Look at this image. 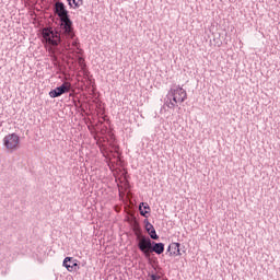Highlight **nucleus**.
<instances>
[{
	"instance_id": "obj_7",
	"label": "nucleus",
	"mask_w": 280,
	"mask_h": 280,
	"mask_svg": "<svg viewBox=\"0 0 280 280\" xmlns=\"http://www.w3.org/2000/svg\"><path fill=\"white\" fill-rule=\"evenodd\" d=\"M167 253H170V255H173L174 257L183 255L180 253V243H172L171 245H168Z\"/></svg>"
},
{
	"instance_id": "obj_3",
	"label": "nucleus",
	"mask_w": 280,
	"mask_h": 280,
	"mask_svg": "<svg viewBox=\"0 0 280 280\" xmlns=\"http://www.w3.org/2000/svg\"><path fill=\"white\" fill-rule=\"evenodd\" d=\"M137 241L139 250L147 259L150 258L153 241L143 234H137Z\"/></svg>"
},
{
	"instance_id": "obj_13",
	"label": "nucleus",
	"mask_w": 280,
	"mask_h": 280,
	"mask_svg": "<svg viewBox=\"0 0 280 280\" xmlns=\"http://www.w3.org/2000/svg\"><path fill=\"white\" fill-rule=\"evenodd\" d=\"M150 278H151V280H159V279H161V276H156V275L152 273L150 276Z\"/></svg>"
},
{
	"instance_id": "obj_2",
	"label": "nucleus",
	"mask_w": 280,
	"mask_h": 280,
	"mask_svg": "<svg viewBox=\"0 0 280 280\" xmlns=\"http://www.w3.org/2000/svg\"><path fill=\"white\" fill-rule=\"evenodd\" d=\"M166 97L167 101L165 102V105L167 108L174 109L178 107V104H183V102L187 100V91L180 85H175L168 91Z\"/></svg>"
},
{
	"instance_id": "obj_1",
	"label": "nucleus",
	"mask_w": 280,
	"mask_h": 280,
	"mask_svg": "<svg viewBox=\"0 0 280 280\" xmlns=\"http://www.w3.org/2000/svg\"><path fill=\"white\" fill-rule=\"evenodd\" d=\"M54 11L60 19L59 27L55 30L43 28L42 35L49 56L56 61L58 60L57 54H60L58 45L62 43L69 49L71 47V42L69 40L75 38V33L73 32V22L69 18V11H67V7L61 1L55 3Z\"/></svg>"
},
{
	"instance_id": "obj_4",
	"label": "nucleus",
	"mask_w": 280,
	"mask_h": 280,
	"mask_svg": "<svg viewBox=\"0 0 280 280\" xmlns=\"http://www.w3.org/2000/svg\"><path fill=\"white\" fill-rule=\"evenodd\" d=\"M21 143V138L16 133H10L3 138V145L9 150V152H14L19 150V144Z\"/></svg>"
},
{
	"instance_id": "obj_6",
	"label": "nucleus",
	"mask_w": 280,
	"mask_h": 280,
	"mask_svg": "<svg viewBox=\"0 0 280 280\" xmlns=\"http://www.w3.org/2000/svg\"><path fill=\"white\" fill-rule=\"evenodd\" d=\"M62 266L67 268L68 272H75L80 270V265H78V260L73 259V257H66L63 259Z\"/></svg>"
},
{
	"instance_id": "obj_8",
	"label": "nucleus",
	"mask_w": 280,
	"mask_h": 280,
	"mask_svg": "<svg viewBox=\"0 0 280 280\" xmlns=\"http://www.w3.org/2000/svg\"><path fill=\"white\" fill-rule=\"evenodd\" d=\"M164 252H165V244L156 243L153 241L151 245V254L156 253V255H163Z\"/></svg>"
},
{
	"instance_id": "obj_12",
	"label": "nucleus",
	"mask_w": 280,
	"mask_h": 280,
	"mask_svg": "<svg viewBox=\"0 0 280 280\" xmlns=\"http://www.w3.org/2000/svg\"><path fill=\"white\" fill-rule=\"evenodd\" d=\"M149 235H150L151 240H159L156 230H151V232H149Z\"/></svg>"
},
{
	"instance_id": "obj_10",
	"label": "nucleus",
	"mask_w": 280,
	"mask_h": 280,
	"mask_svg": "<svg viewBox=\"0 0 280 280\" xmlns=\"http://www.w3.org/2000/svg\"><path fill=\"white\" fill-rule=\"evenodd\" d=\"M70 8H73L74 10L84 5V0H67Z\"/></svg>"
},
{
	"instance_id": "obj_14",
	"label": "nucleus",
	"mask_w": 280,
	"mask_h": 280,
	"mask_svg": "<svg viewBox=\"0 0 280 280\" xmlns=\"http://www.w3.org/2000/svg\"><path fill=\"white\" fill-rule=\"evenodd\" d=\"M72 47H78V42L77 40L72 42Z\"/></svg>"
},
{
	"instance_id": "obj_9",
	"label": "nucleus",
	"mask_w": 280,
	"mask_h": 280,
	"mask_svg": "<svg viewBox=\"0 0 280 280\" xmlns=\"http://www.w3.org/2000/svg\"><path fill=\"white\" fill-rule=\"evenodd\" d=\"M140 215L143 218H148V214L150 213V205L145 202H141L139 206Z\"/></svg>"
},
{
	"instance_id": "obj_11",
	"label": "nucleus",
	"mask_w": 280,
	"mask_h": 280,
	"mask_svg": "<svg viewBox=\"0 0 280 280\" xmlns=\"http://www.w3.org/2000/svg\"><path fill=\"white\" fill-rule=\"evenodd\" d=\"M153 230H154V225H152V223H150V222L147 221V223H145V231H147L148 233H150V232L153 231Z\"/></svg>"
},
{
	"instance_id": "obj_5",
	"label": "nucleus",
	"mask_w": 280,
	"mask_h": 280,
	"mask_svg": "<svg viewBox=\"0 0 280 280\" xmlns=\"http://www.w3.org/2000/svg\"><path fill=\"white\" fill-rule=\"evenodd\" d=\"M70 91H71V83L63 82L60 86L49 92V97L51 98L60 97V95H65V93H69Z\"/></svg>"
}]
</instances>
